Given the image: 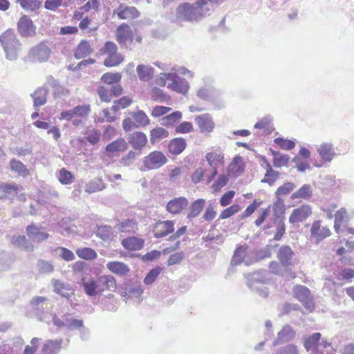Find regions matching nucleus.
Returning <instances> with one entry per match:
<instances>
[{
  "label": "nucleus",
  "mask_w": 354,
  "mask_h": 354,
  "mask_svg": "<svg viewBox=\"0 0 354 354\" xmlns=\"http://www.w3.org/2000/svg\"><path fill=\"white\" fill-rule=\"evenodd\" d=\"M210 7L206 8L203 4V0H197L194 3H183L176 9V18L186 21H198L204 17L209 15Z\"/></svg>",
  "instance_id": "nucleus-1"
},
{
  "label": "nucleus",
  "mask_w": 354,
  "mask_h": 354,
  "mask_svg": "<svg viewBox=\"0 0 354 354\" xmlns=\"http://www.w3.org/2000/svg\"><path fill=\"white\" fill-rule=\"evenodd\" d=\"M0 43L6 53V57L10 61L16 60L22 49V44L14 30L8 29L0 35Z\"/></svg>",
  "instance_id": "nucleus-2"
},
{
  "label": "nucleus",
  "mask_w": 354,
  "mask_h": 354,
  "mask_svg": "<svg viewBox=\"0 0 354 354\" xmlns=\"http://www.w3.org/2000/svg\"><path fill=\"white\" fill-rule=\"evenodd\" d=\"M268 272L266 270L257 271L248 275V286L250 289L263 298L268 297V288L265 286L269 281Z\"/></svg>",
  "instance_id": "nucleus-3"
},
{
  "label": "nucleus",
  "mask_w": 354,
  "mask_h": 354,
  "mask_svg": "<svg viewBox=\"0 0 354 354\" xmlns=\"http://www.w3.org/2000/svg\"><path fill=\"white\" fill-rule=\"evenodd\" d=\"M167 162L166 156L160 151H153L142 158L144 171L155 170L160 168Z\"/></svg>",
  "instance_id": "nucleus-4"
},
{
  "label": "nucleus",
  "mask_w": 354,
  "mask_h": 354,
  "mask_svg": "<svg viewBox=\"0 0 354 354\" xmlns=\"http://www.w3.org/2000/svg\"><path fill=\"white\" fill-rule=\"evenodd\" d=\"M295 297L303 304L308 310L314 308V302L313 297L309 289L302 285H297L293 288Z\"/></svg>",
  "instance_id": "nucleus-5"
},
{
  "label": "nucleus",
  "mask_w": 354,
  "mask_h": 354,
  "mask_svg": "<svg viewBox=\"0 0 354 354\" xmlns=\"http://www.w3.org/2000/svg\"><path fill=\"white\" fill-rule=\"evenodd\" d=\"M48 299L45 297L37 296L33 297L30 301L35 313L40 321H44L48 313V305L46 303Z\"/></svg>",
  "instance_id": "nucleus-6"
},
{
  "label": "nucleus",
  "mask_w": 354,
  "mask_h": 354,
  "mask_svg": "<svg viewBox=\"0 0 354 354\" xmlns=\"http://www.w3.org/2000/svg\"><path fill=\"white\" fill-rule=\"evenodd\" d=\"M117 41L121 47L127 48L133 41V32L126 24L120 25L116 29Z\"/></svg>",
  "instance_id": "nucleus-7"
},
{
  "label": "nucleus",
  "mask_w": 354,
  "mask_h": 354,
  "mask_svg": "<svg viewBox=\"0 0 354 354\" xmlns=\"http://www.w3.org/2000/svg\"><path fill=\"white\" fill-rule=\"evenodd\" d=\"M169 77L171 82L167 85L168 88L183 95L187 93L189 85L185 78L180 77L176 73H173V75Z\"/></svg>",
  "instance_id": "nucleus-8"
},
{
  "label": "nucleus",
  "mask_w": 354,
  "mask_h": 354,
  "mask_svg": "<svg viewBox=\"0 0 354 354\" xmlns=\"http://www.w3.org/2000/svg\"><path fill=\"white\" fill-rule=\"evenodd\" d=\"M51 53V49L44 43L41 42L31 48L30 57L33 61L39 62H46Z\"/></svg>",
  "instance_id": "nucleus-9"
},
{
  "label": "nucleus",
  "mask_w": 354,
  "mask_h": 354,
  "mask_svg": "<svg viewBox=\"0 0 354 354\" xmlns=\"http://www.w3.org/2000/svg\"><path fill=\"white\" fill-rule=\"evenodd\" d=\"M295 335L296 331L290 325L286 324L283 326L280 331L278 332L277 337L274 340L272 344L275 346L279 344L290 342L293 340Z\"/></svg>",
  "instance_id": "nucleus-10"
},
{
  "label": "nucleus",
  "mask_w": 354,
  "mask_h": 354,
  "mask_svg": "<svg viewBox=\"0 0 354 354\" xmlns=\"http://www.w3.org/2000/svg\"><path fill=\"white\" fill-rule=\"evenodd\" d=\"M18 31L22 37H31L35 33V27L31 19L27 16H22L17 23Z\"/></svg>",
  "instance_id": "nucleus-11"
},
{
  "label": "nucleus",
  "mask_w": 354,
  "mask_h": 354,
  "mask_svg": "<svg viewBox=\"0 0 354 354\" xmlns=\"http://www.w3.org/2000/svg\"><path fill=\"white\" fill-rule=\"evenodd\" d=\"M174 231V221L169 220L157 222L153 229V236L157 239L165 237Z\"/></svg>",
  "instance_id": "nucleus-12"
},
{
  "label": "nucleus",
  "mask_w": 354,
  "mask_h": 354,
  "mask_svg": "<svg viewBox=\"0 0 354 354\" xmlns=\"http://www.w3.org/2000/svg\"><path fill=\"white\" fill-rule=\"evenodd\" d=\"M310 234L315 243H319L330 235V231L326 227L321 226L320 221H316L312 225Z\"/></svg>",
  "instance_id": "nucleus-13"
},
{
  "label": "nucleus",
  "mask_w": 354,
  "mask_h": 354,
  "mask_svg": "<svg viewBox=\"0 0 354 354\" xmlns=\"http://www.w3.org/2000/svg\"><path fill=\"white\" fill-rule=\"evenodd\" d=\"M311 213L312 210L309 205H301L293 209L289 217V222L292 224L303 222Z\"/></svg>",
  "instance_id": "nucleus-14"
},
{
  "label": "nucleus",
  "mask_w": 354,
  "mask_h": 354,
  "mask_svg": "<svg viewBox=\"0 0 354 354\" xmlns=\"http://www.w3.org/2000/svg\"><path fill=\"white\" fill-rule=\"evenodd\" d=\"M98 284V292L102 295L104 291H115L116 286V281L115 278L111 275H102L97 278Z\"/></svg>",
  "instance_id": "nucleus-15"
},
{
  "label": "nucleus",
  "mask_w": 354,
  "mask_h": 354,
  "mask_svg": "<svg viewBox=\"0 0 354 354\" xmlns=\"http://www.w3.org/2000/svg\"><path fill=\"white\" fill-rule=\"evenodd\" d=\"M127 139L128 143L136 150H141L147 142V136L140 131L129 134Z\"/></svg>",
  "instance_id": "nucleus-16"
},
{
  "label": "nucleus",
  "mask_w": 354,
  "mask_h": 354,
  "mask_svg": "<svg viewBox=\"0 0 354 354\" xmlns=\"http://www.w3.org/2000/svg\"><path fill=\"white\" fill-rule=\"evenodd\" d=\"M188 205V200L185 197H177L169 201L166 206L167 210L173 214L181 212Z\"/></svg>",
  "instance_id": "nucleus-17"
},
{
  "label": "nucleus",
  "mask_w": 354,
  "mask_h": 354,
  "mask_svg": "<svg viewBox=\"0 0 354 354\" xmlns=\"http://www.w3.org/2000/svg\"><path fill=\"white\" fill-rule=\"evenodd\" d=\"M295 255L294 252L288 245H282L277 252V259L283 267H288L292 265V260Z\"/></svg>",
  "instance_id": "nucleus-18"
},
{
  "label": "nucleus",
  "mask_w": 354,
  "mask_h": 354,
  "mask_svg": "<svg viewBox=\"0 0 354 354\" xmlns=\"http://www.w3.org/2000/svg\"><path fill=\"white\" fill-rule=\"evenodd\" d=\"M26 233L29 239L36 243H40L49 237L48 233L41 231V227L32 224L27 226Z\"/></svg>",
  "instance_id": "nucleus-19"
},
{
  "label": "nucleus",
  "mask_w": 354,
  "mask_h": 354,
  "mask_svg": "<svg viewBox=\"0 0 354 354\" xmlns=\"http://www.w3.org/2000/svg\"><path fill=\"white\" fill-rule=\"evenodd\" d=\"M82 286L85 293L90 297H95L96 295H100L98 292V284L97 279L94 278H83L82 279Z\"/></svg>",
  "instance_id": "nucleus-20"
},
{
  "label": "nucleus",
  "mask_w": 354,
  "mask_h": 354,
  "mask_svg": "<svg viewBox=\"0 0 354 354\" xmlns=\"http://www.w3.org/2000/svg\"><path fill=\"white\" fill-rule=\"evenodd\" d=\"M195 122L202 132H210L214 127V123L211 116L207 113L196 116Z\"/></svg>",
  "instance_id": "nucleus-21"
},
{
  "label": "nucleus",
  "mask_w": 354,
  "mask_h": 354,
  "mask_svg": "<svg viewBox=\"0 0 354 354\" xmlns=\"http://www.w3.org/2000/svg\"><path fill=\"white\" fill-rule=\"evenodd\" d=\"M51 281L53 285L55 292L60 295L62 297L68 299L74 294L73 290L69 284L64 283L59 280L55 279H53Z\"/></svg>",
  "instance_id": "nucleus-22"
},
{
  "label": "nucleus",
  "mask_w": 354,
  "mask_h": 354,
  "mask_svg": "<svg viewBox=\"0 0 354 354\" xmlns=\"http://www.w3.org/2000/svg\"><path fill=\"white\" fill-rule=\"evenodd\" d=\"M115 229L119 232L136 233L138 230L137 222L136 219H125L115 226Z\"/></svg>",
  "instance_id": "nucleus-23"
},
{
  "label": "nucleus",
  "mask_w": 354,
  "mask_h": 354,
  "mask_svg": "<svg viewBox=\"0 0 354 354\" xmlns=\"http://www.w3.org/2000/svg\"><path fill=\"white\" fill-rule=\"evenodd\" d=\"M48 93V88L44 86L42 87L38 88L32 94H31L35 109L36 107L43 106L46 103Z\"/></svg>",
  "instance_id": "nucleus-24"
},
{
  "label": "nucleus",
  "mask_w": 354,
  "mask_h": 354,
  "mask_svg": "<svg viewBox=\"0 0 354 354\" xmlns=\"http://www.w3.org/2000/svg\"><path fill=\"white\" fill-rule=\"evenodd\" d=\"M63 339H48L44 344L41 353L42 354H59Z\"/></svg>",
  "instance_id": "nucleus-25"
},
{
  "label": "nucleus",
  "mask_w": 354,
  "mask_h": 354,
  "mask_svg": "<svg viewBox=\"0 0 354 354\" xmlns=\"http://www.w3.org/2000/svg\"><path fill=\"white\" fill-rule=\"evenodd\" d=\"M317 151L321 158L327 162H330L335 154L333 145L327 142L322 144L317 149Z\"/></svg>",
  "instance_id": "nucleus-26"
},
{
  "label": "nucleus",
  "mask_w": 354,
  "mask_h": 354,
  "mask_svg": "<svg viewBox=\"0 0 354 354\" xmlns=\"http://www.w3.org/2000/svg\"><path fill=\"white\" fill-rule=\"evenodd\" d=\"M243 171V158L241 156H236L228 167V176L236 177L241 175Z\"/></svg>",
  "instance_id": "nucleus-27"
},
{
  "label": "nucleus",
  "mask_w": 354,
  "mask_h": 354,
  "mask_svg": "<svg viewBox=\"0 0 354 354\" xmlns=\"http://www.w3.org/2000/svg\"><path fill=\"white\" fill-rule=\"evenodd\" d=\"M144 243L143 239L136 236L125 239L122 241V246L131 251L140 250L143 248Z\"/></svg>",
  "instance_id": "nucleus-28"
},
{
  "label": "nucleus",
  "mask_w": 354,
  "mask_h": 354,
  "mask_svg": "<svg viewBox=\"0 0 354 354\" xmlns=\"http://www.w3.org/2000/svg\"><path fill=\"white\" fill-rule=\"evenodd\" d=\"M187 145L186 141L182 138H176L171 140L168 145L169 151L174 155L181 153Z\"/></svg>",
  "instance_id": "nucleus-29"
},
{
  "label": "nucleus",
  "mask_w": 354,
  "mask_h": 354,
  "mask_svg": "<svg viewBox=\"0 0 354 354\" xmlns=\"http://www.w3.org/2000/svg\"><path fill=\"white\" fill-rule=\"evenodd\" d=\"M12 243L15 246L26 252L34 250V245L26 238L25 236H14Z\"/></svg>",
  "instance_id": "nucleus-30"
},
{
  "label": "nucleus",
  "mask_w": 354,
  "mask_h": 354,
  "mask_svg": "<svg viewBox=\"0 0 354 354\" xmlns=\"http://www.w3.org/2000/svg\"><path fill=\"white\" fill-rule=\"evenodd\" d=\"M265 162H266V173L261 180V183H268L270 186H272L279 178L280 172L274 170L268 161L266 160Z\"/></svg>",
  "instance_id": "nucleus-31"
},
{
  "label": "nucleus",
  "mask_w": 354,
  "mask_h": 354,
  "mask_svg": "<svg viewBox=\"0 0 354 354\" xmlns=\"http://www.w3.org/2000/svg\"><path fill=\"white\" fill-rule=\"evenodd\" d=\"M181 118V112L176 111L166 116L162 117L160 119L159 122H160V124L162 126L172 127L174 125H176Z\"/></svg>",
  "instance_id": "nucleus-32"
},
{
  "label": "nucleus",
  "mask_w": 354,
  "mask_h": 354,
  "mask_svg": "<svg viewBox=\"0 0 354 354\" xmlns=\"http://www.w3.org/2000/svg\"><path fill=\"white\" fill-rule=\"evenodd\" d=\"M205 158L209 166L213 169H217L224 163V156L221 152L212 151L207 153Z\"/></svg>",
  "instance_id": "nucleus-33"
},
{
  "label": "nucleus",
  "mask_w": 354,
  "mask_h": 354,
  "mask_svg": "<svg viewBox=\"0 0 354 354\" xmlns=\"http://www.w3.org/2000/svg\"><path fill=\"white\" fill-rule=\"evenodd\" d=\"M106 267L110 271L120 276H124L129 272L128 266L122 262H109Z\"/></svg>",
  "instance_id": "nucleus-34"
},
{
  "label": "nucleus",
  "mask_w": 354,
  "mask_h": 354,
  "mask_svg": "<svg viewBox=\"0 0 354 354\" xmlns=\"http://www.w3.org/2000/svg\"><path fill=\"white\" fill-rule=\"evenodd\" d=\"M136 71L139 79L144 82L151 80L153 74V68L150 66L144 64L138 65Z\"/></svg>",
  "instance_id": "nucleus-35"
},
{
  "label": "nucleus",
  "mask_w": 354,
  "mask_h": 354,
  "mask_svg": "<svg viewBox=\"0 0 354 354\" xmlns=\"http://www.w3.org/2000/svg\"><path fill=\"white\" fill-rule=\"evenodd\" d=\"M127 142L123 138H118L106 147V151L107 152L115 153L118 151H124L127 149Z\"/></svg>",
  "instance_id": "nucleus-36"
},
{
  "label": "nucleus",
  "mask_w": 354,
  "mask_h": 354,
  "mask_svg": "<svg viewBox=\"0 0 354 354\" xmlns=\"http://www.w3.org/2000/svg\"><path fill=\"white\" fill-rule=\"evenodd\" d=\"M10 168L12 171H14L23 177H26L29 175V171L25 165L17 159L13 158L10 161Z\"/></svg>",
  "instance_id": "nucleus-37"
},
{
  "label": "nucleus",
  "mask_w": 354,
  "mask_h": 354,
  "mask_svg": "<svg viewBox=\"0 0 354 354\" xmlns=\"http://www.w3.org/2000/svg\"><path fill=\"white\" fill-rule=\"evenodd\" d=\"M92 51L89 43L85 40L82 41L77 46L74 56L76 59H80L88 56Z\"/></svg>",
  "instance_id": "nucleus-38"
},
{
  "label": "nucleus",
  "mask_w": 354,
  "mask_h": 354,
  "mask_svg": "<svg viewBox=\"0 0 354 354\" xmlns=\"http://www.w3.org/2000/svg\"><path fill=\"white\" fill-rule=\"evenodd\" d=\"M169 136V132L164 128L157 127L150 131V142L152 145Z\"/></svg>",
  "instance_id": "nucleus-39"
},
{
  "label": "nucleus",
  "mask_w": 354,
  "mask_h": 354,
  "mask_svg": "<svg viewBox=\"0 0 354 354\" xmlns=\"http://www.w3.org/2000/svg\"><path fill=\"white\" fill-rule=\"evenodd\" d=\"M121 19H130L138 17V11L135 7H125L124 9H118L114 11Z\"/></svg>",
  "instance_id": "nucleus-40"
},
{
  "label": "nucleus",
  "mask_w": 354,
  "mask_h": 354,
  "mask_svg": "<svg viewBox=\"0 0 354 354\" xmlns=\"http://www.w3.org/2000/svg\"><path fill=\"white\" fill-rule=\"evenodd\" d=\"M105 188V184L101 178H96L91 180L86 186L85 192L88 194L100 192Z\"/></svg>",
  "instance_id": "nucleus-41"
},
{
  "label": "nucleus",
  "mask_w": 354,
  "mask_h": 354,
  "mask_svg": "<svg viewBox=\"0 0 354 354\" xmlns=\"http://www.w3.org/2000/svg\"><path fill=\"white\" fill-rule=\"evenodd\" d=\"M129 115L134 119L138 127H145L150 122L149 118L143 111L139 110L136 112H129Z\"/></svg>",
  "instance_id": "nucleus-42"
},
{
  "label": "nucleus",
  "mask_w": 354,
  "mask_h": 354,
  "mask_svg": "<svg viewBox=\"0 0 354 354\" xmlns=\"http://www.w3.org/2000/svg\"><path fill=\"white\" fill-rule=\"evenodd\" d=\"M312 195L313 191L310 185L305 184L291 195V198L292 200L297 198L307 199L310 198Z\"/></svg>",
  "instance_id": "nucleus-43"
},
{
  "label": "nucleus",
  "mask_w": 354,
  "mask_h": 354,
  "mask_svg": "<svg viewBox=\"0 0 354 354\" xmlns=\"http://www.w3.org/2000/svg\"><path fill=\"white\" fill-rule=\"evenodd\" d=\"M205 202L204 199L200 198L192 203L189 207L187 218H192L198 216L204 207Z\"/></svg>",
  "instance_id": "nucleus-44"
},
{
  "label": "nucleus",
  "mask_w": 354,
  "mask_h": 354,
  "mask_svg": "<svg viewBox=\"0 0 354 354\" xmlns=\"http://www.w3.org/2000/svg\"><path fill=\"white\" fill-rule=\"evenodd\" d=\"M334 216V228L337 233H339L342 224L344 221L345 218L348 216V213L345 208H341L340 209L336 212Z\"/></svg>",
  "instance_id": "nucleus-45"
},
{
  "label": "nucleus",
  "mask_w": 354,
  "mask_h": 354,
  "mask_svg": "<svg viewBox=\"0 0 354 354\" xmlns=\"http://www.w3.org/2000/svg\"><path fill=\"white\" fill-rule=\"evenodd\" d=\"M247 246L245 245H240L239 246L232 258L231 264L233 266L239 265L243 260L246 254Z\"/></svg>",
  "instance_id": "nucleus-46"
},
{
  "label": "nucleus",
  "mask_w": 354,
  "mask_h": 354,
  "mask_svg": "<svg viewBox=\"0 0 354 354\" xmlns=\"http://www.w3.org/2000/svg\"><path fill=\"white\" fill-rule=\"evenodd\" d=\"M296 188V185L291 182H287L278 187L275 192L277 198H281L283 196H287L291 193Z\"/></svg>",
  "instance_id": "nucleus-47"
},
{
  "label": "nucleus",
  "mask_w": 354,
  "mask_h": 354,
  "mask_svg": "<svg viewBox=\"0 0 354 354\" xmlns=\"http://www.w3.org/2000/svg\"><path fill=\"white\" fill-rule=\"evenodd\" d=\"M96 234L104 241H109L113 237V231L109 225H101L98 227Z\"/></svg>",
  "instance_id": "nucleus-48"
},
{
  "label": "nucleus",
  "mask_w": 354,
  "mask_h": 354,
  "mask_svg": "<svg viewBox=\"0 0 354 354\" xmlns=\"http://www.w3.org/2000/svg\"><path fill=\"white\" fill-rule=\"evenodd\" d=\"M64 320L65 328L70 330L75 329L78 330L84 324L83 321L82 319H74L70 315H64Z\"/></svg>",
  "instance_id": "nucleus-49"
},
{
  "label": "nucleus",
  "mask_w": 354,
  "mask_h": 354,
  "mask_svg": "<svg viewBox=\"0 0 354 354\" xmlns=\"http://www.w3.org/2000/svg\"><path fill=\"white\" fill-rule=\"evenodd\" d=\"M0 189L4 193V195L0 196V198L5 197L12 198L16 196L17 194V187L7 183H3L0 185Z\"/></svg>",
  "instance_id": "nucleus-50"
},
{
  "label": "nucleus",
  "mask_w": 354,
  "mask_h": 354,
  "mask_svg": "<svg viewBox=\"0 0 354 354\" xmlns=\"http://www.w3.org/2000/svg\"><path fill=\"white\" fill-rule=\"evenodd\" d=\"M20 6L26 10L36 11L41 6L39 0H17Z\"/></svg>",
  "instance_id": "nucleus-51"
},
{
  "label": "nucleus",
  "mask_w": 354,
  "mask_h": 354,
  "mask_svg": "<svg viewBox=\"0 0 354 354\" xmlns=\"http://www.w3.org/2000/svg\"><path fill=\"white\" fill-rule=\"evenodd\" d=\"M121 75L120 73H106L102 76L101 80L106 85H115L121 80Z\"/></svg>",
  "instance_id": "nucleus-52"
},
{
  "label": "nucleus",
  "mask_w": 354,
  "mask_h": 354,
  "mask_svg": "<svg viewBox=\"0 0 354 354\" xmlns=\"http://www.w3.org/2000/svg\"><path fill=\"white\" fill-rule=\"evenodd\" d=\"M77 256L86 260H93L97 257L96 252L90 248H84L78 249L76 251Z\"/></svg>",
  "instance_id": "nucleus-53"
},
{
  "label": "nucleus",
  "mask_w": 354,
  "mask_h": 354,
  "mask_svg": "<svg viewBox=\"0 0 354 354\" xmlns=\"http://www.w3.org/2000/svg\"><path fill=\"white\" fill-rule=\"evenodd\" d=\"M123 57L118 53L111 54L104 61V64L108 67L118 65L123 61Z\"/></svg>",
  "instance_id": "nucleus-54"
},
{
  "label": "nucleus",
  "mask_w": 354,
  "mask_h": 354,
  "mask_svg": "<svg viewBox=\"0 0 354 354\" xmlns=\"http://www.w3.org/2000/svg\"><path fill=\"white\" fill-rule=\"evenodd\" d=\"M74 176L71 171L65 168H62L59 171V180L62 185H70L74 180Z\"/></svg>",
  "instance_id": "nucleus-55"
},
{
  "label": "nucleus",
  "mask_w": 354,
  "mask_h": 354,
  "mask_svg": "<svg viewBox=\"0 0 354 354\" xmlns=\"http://www.w3.org/2000/svg\"><path fill=\"white\" fill-rule=\"evenodd\" d=\"M73 111L75 117L85 118L91 112L90 105H77L73 109Z\"/></svg>",
  "instance_id": "nucleus-56"
},
{
  "label": "nucleus",
  "mask_w": 354,
  "mask_h": 354,
  "mask_svg": "<svg viewBox=\"0 0 354 354\" xmlns=\"http://www.w3.org/2000/svg\"><path fill=\"white\" fill-rule=\"evenodd\" d=\"M241 207L239 205L234 204L230 207L225 209L222 211L220 214L219 219H226L239 212L241 210Z\"/></svg>",
  "instance_id": "nucleus-57"
},
{
  "label": "nucleus",
  "mask_w": 354,
  "mask_h": 354,
  "mask_svg": "<svg viewBox=\"0 0 354 354\" xmlns=\"http://www.w3.org/2000/svg\"><path fill=\"white\" fill-rule=\"evenodd\" d=\"M37 267L39 272L41 274H50L54 270L53 264L44 260H39Z\"/></svg>",
  "instance_id": "nucleus-58"
},
{
  "label": "nucleus",
  "mask_w": 354,
  "mask_h": 354,
  "mask_svg": "<svg viewBox=\"0 0 354 354\" xmlns=\"http://www.w3.org/2000/svg\"><path fill=\"white\" fill-rule=\"evenodd\" d=\"M140 152L131 150L127 155L120 159V162L122 165L129 167L132 165V163L134 162L136 158L140 156Z\"/></svg>",
  "instance_id": "nucleus-59"
},
{
  "label": "nucleus",
  "mask_w": 354,
  "mask_h": 354,
  "mask_svg": "<svg viewBox=\"0 0 354 354\" xmlns=\"http://www.w3.org/2000/svg\"><path fill=\"white\" fill-rule=\"evenodd\" d=\"M275 354H300L298 347L294 344H289L280 347Z\"/></svg>",
  "instance_id": "nucleus-60"
},
{
  "label": "nucleus",
  "mask_w": 354,
  "mask_h": 354,
  "mask_svg": "<svg viewBox=\"0 0 354 354\" xmlns=\"http://www.w3.org/2000/svg\"><path fill=\"white\" fill-rule=\"evenodd\" d=\"M55 251L57 254L65 261H72L75 258L73 252L66 248L59 247Z\"/></svg>",
  "instance_id": "nucleus-61"
},
{
  "label": "nucleus",
  "mask_w": 354,
  "mask_h": 354,
  "mask_svg": "<svg viewBox=\"0 0 354 354\" xmlns=\"http://www.w3.org/2000/svg\"><path fill=\"white\" fill-rule=\"evenodd\" d=\"M274 143L279 145L281 149L290 150L295 147V143L292 140H285L281 138H277L274 140Z\"/></svg>",
  "instance_id": "nucleus-62"
},
{
  "label": "nucleus",
  "mask_w": 354,
  "mask_h": 354,
  "mask_svg": "<svg viewBox=\"0 0 354 354\" xmlns=\"http://www.w3.org/2000/svg\"><path fill=\"white\" fill-rule=\"evenodd\" d=\"M160 268H155L152 269L146 276V277L144 279V282L147 285H150L153 283L155 280L157 279L158 275L160 273Z\"/></svg>",
  "instance_id": "nucleus-63"
},
{
  "label": "nucleus",
  "mask_w": 354,
  "mask_h": 354,
  "mask_svg": "<svg viewBox=\"0 0 354 354\" xmlns=\"http://www.w3.org/2000/svg\"><path fill=\"white\" fill-rule=\"evenodd\" d=\"M228 175H221L217 180L213 183L212 188L214 191H218L225 186L228 182Z\"/></svg>",
  "instance_id": "nucleus-64"
}]
</instances>
